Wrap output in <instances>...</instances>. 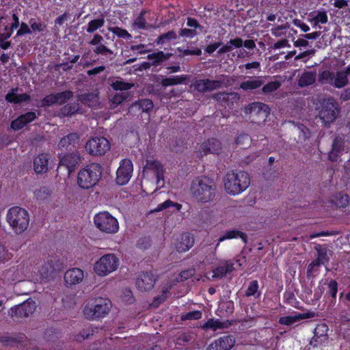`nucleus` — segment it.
Instances as JSON below:
<instances>
[{
	"label": "nucleus",
	"mask_w": 350,
	"mask_h": 350,
	"mask_svg": "<svg viewBox=\"0 0 350 350\" xmlns=\"http://www.w3.org/2000/svg\"><path fill=\"white\" fill-rule=\"evenodd\" d=\"M216 189V185L212 179L200 176L192 180L190 191L196 202L204 204L213 200Z\"/></svg>",
	"instance_id": "obj_1"
},
{
	"label": "nucleus",
	"mask_w": 350,
	"mask_h": 350,
	"mask_svg": "<svg viewBox=\"0 0 350 350\" xmlns=\"http://www.w3.org/2000/svg\"><path fill=\"white\" fill-rule=\"evenodd\" d=\"M250 185L248 173L244 171H230L224 178L226 191L232 195H237L245 191Z\"/></svg>",
	"instance_id": "obj_2"
},
{
	"label": "nucleus",
	"mask_w": 350,
	"mask_h": 350,
	"mask_svg": "<svg viewBox=\"0 0 350 350\" xmlns=\"http://www.w3.org/2000/svg\"><path fill=\"white\" fill-rule=\"evenodd\" d=\"M350 79V64L343 70L336 73L326 70L319 74V81L322 84H327L336 88H342L349 84Z\"/></svg>",
	"instance_id": "obj_3"
},
{
	"label": "nucleus",
	"mask_w": 350,
	"mask_h": 350,
	"mask_svg": "<svg viewBox=\"0 0 350 350\" xmlns=\"http://www.w3.org/2000/svg\"><path fill=\"white\" fill-rule=\"evenodd\" d=\"M6 219L12 229L16 234L23 233L29 226V213L25 209L19 206L10 208Z\"/></svg>",
	"instance_id": "obj_4"
},
{
	"label": "nucleus",
	"mask_w": 350,
	"mask_h": 350,
	"mask_svg": "<svg viewBox=\"0 0 350 350\" xmlns=\"http://www.w3.org/2000/svg\"><path fill=\"white\" fill-rule=\"evenodd\" d=\"M102 174L100 165L92 163L79 171L77 183L82 189H90L99 180Z\"/></svg>",
	"instance_id": "obj_5"
},
{
	"label": "nucleus",
	"mask_w": 350,
	"mask_h": 350,
	"mask_svg": "<svg viewBox=\"0 0 350 350\" xmlns=\"http://www.w3.org/2000/svg\"><path fill=\"white\" fill-rule=\"evenodd\" d=\"M244 113L251 122L260 125L269 115L270 109L264 103L254 102L245 107Z\"/></svg>",
	"instance_id": "obj_6"
},
{
	"label": "nucleus",
	"mask_w": 350,
	"mask_h": 350,
	"mask_svg": "<svg viewBox=\"0 0 350 350\" xmlns=\"http://www.w3.org/2000/svg\"><path fill=\"white\" fill-rule=\"evenodd\" d=\"M96 227L107 234H115L119 230V224L116 218L107 211L100 212L94 217Z\"/></svg>",
	"instance_id": "obj_7"
},
{
	"label": "nucleus",
	"mask_w": 350,
	"mask_h": 350,
	"mask_svg": "<svg viewBox=\"0 0 350 350\" xmlns=\"http://www.w3.org/2000/svg\"><path fill=\"white\" fill-rule=\"evenodd\" d=\"M338 113L339 109L337 102L334 98L329 97L322 103L319 117L324 125L329 126L335 121Z\"/></svg>",
	"instance_id": "obj_8"
},
{
	"label": "nucleus",
	"mask_w": 350,
	"mask_h": 350,
	"mask_svg": "<svg viewBox=\"0 0 350 350\" xmlns=\"http://www.w3.org/2000/svg\"><path fill=\"white\" fill-rule=\"evenodd\" d=\"M110 306L111 303L109 299L99 297L96 299L94 306H86L83 310V313L88 319L103 317L109 312Z\"/></svg>",
	"instance_id": "obj_9"
},
{
	"label": "nucleus",
	"mask_w": 350,
	"mask_h": 350,
	"mask_svg": "<svg viewBox=\"0 0 350 350\" xmlns=\"http://www.w3.org/2000/svg\"><path fill=\"white\" fill-rule=\"evenodd\" d=\"M118 262V258L114 254H105L95 263L94 271L100 276L107 275L117 269Z\"/></svg>",
	"instance_id": "obj_10"
},
{
	"label": "nucleus",
	"mask_w": 350,
	"mask_h": 350,
	"mask_svg": "<svg viewBox=\"0 0 350 350\" xmlns=\"http://www.w3.org/2000/svg\"><path fill=\"white\" fill-rule=\"evenodd\" d=\"M36 308V304L32 299H27L23 304L16 305L9 311V315L14 320L28 317L31 315Z\"/></svg>",
	"instance_id": "obj_11"
},
{
	"label": "nucleus",
	"mask_w": 350,
	"mask_h": 350,
	"mask_svg": "<svg viewBox=\"0 0 350 350\" xmlns=\"http://www.w3.org/2000/svg\"><path fill=\"white\" fill-rule=\"evenodd\" d=\"M110 149L109 141L103 137H94L90 139L85 145L86 151L92 155L104 154Z\"/></svg>",
	"instance_id": "obj_12"
},
{
	"label": "nucleus",
	"mask_w": 350,
	"mask_h": 350,
	"mask_svg": "<svg viewBox=\"0 0 350 350\" xmlns=\"http://www.w3.org/2000/svg\"><path fill=\"white\" fill-rule=\"evenodd\" d=\"M133 163L129 159H123L116 172V183L120 185L126 184L132 176Z\"/></svg>",
	"instance_id": "obj_13"
},
{
	"label": "nucleus",
	"mask_w": 350,
	"mask_h": 350,
	"mask_svg": "<svg viewBox=\"0 0 350 350\" xmlns=\"http://www.w3.org/2000/svg\"><path fill=\"white\" fill-rule=\"evenodd\" d=\"M157 278L150 272H143L136 279L137 288L142 292L149 291L154 286Z\"/></svg>",
	"instance_id": "obj_14"
},
{
	"label": "nucleus",
	"mask_w": 350,
	"mask_h": 350,
	"mask_svg": "<svg viewBox=\"0 0 350 350\" xmlns=\"http://www.w3.org/2000/svg\"><path fill=\"white\" fill-rule=\"evenodd\" d=\"M328 327L324 323L319 324L314 330V336L310 344L313 347H318L328 340Z\"/></svg>",
	"instance_id": "obj_15"
},
{
	"label": "nucleus",
	"mask_w": 350,
	"mask_h": 350,
	"mask_svg": "<svg viewBox=\"0 0 350 350\" xmlns=\"http://www.w3.org/2000/svg\"><path fill=\"white\" fill-rule=\"evenodd\" d=\"M206 82L207 91L212 92L215 90L221 88L222 87L227 88L228 86L232 85L234 83V79L229 76L221 75L215 80L206 79Z\"/></svg>",
	"instance_id": "obj_16"
},
{
	"label": "nucleus",
	"mask_w": 350,
	"mask_h": 350,
	"mask_svg": "<svg viewBox=\"0 0 350 350\" xmlns=\"http://www.w3.org/2000/svg\"><path fill=\"white\" fill-rule=\"evenodd\" d=\"M84 278L83 271L79 268L68 269L64 273V280L67 286L79 284Z\"/></svg>",
	"instance_id": "obj_17"
},
{
	"label": "nucleus",
	"mask_w": 350,
	"mask_h": 350,
	"mask_svg": "<svg viewBox=\"0 0 350 350\" xmlns=\"http://www.w3.org/2000/svg\"><path fill=\"white\" fill-rule=\"evenodd\" d=\"M234 344V340L231 336H224L212 342L207 350H230Z\"/></svg>",
	"instance_id": "obj_18"
},
{
	"label": "nucleus",
	"mask_w": 350,
	"mask_h": 350,
	"mask_svg": "<svg viewBox=\"0 0 350 350\" xmlns=\"http://www.w3.org/2000/svg\"><path fill=\"white\" fill-rule=\"evenodd\" d=\"M79 144V135L77 133H72L61 138L58 148L61 150H71Z\"/></svg>",
	"instance_id": "obj_19"
},
{
	"label": "nucleus",
	"mask_w": 350,
	"mask_h": 350,
	"mask_svg": "<svg viewBox=\"0 0 350 350\" xmlns=\"http://www.w3.org/2000/svg\"><path fill=\"white\" fill-rule=\"evenodd\" d=\"M81 157L78 152L65 154L59 158V166H65L70 172L79 164Z\"/></svg>",
	"instance_id": "obj_20"
},
{
	"label": "nucleus",
	"mask_w": 350,
	"mask_h": 350,
	"mask_svg": "<svg viewBox=\"0 0 350 350\" xmlns=\"http://www.w3.org/2000/svg\"><path fill=\"white\" fill-rule=\"evenodd\" d=\"M152 101L148 98L141 99L133 103L129 107L130 113H149L153 109Z\"/></svg>",
	"instance_id": "obj_21"
},
{
	"label": "nucleus",
	"mask_w": 350,
	"mask_h": 350,
	"mask_svg": "<svg viewBox=\"0 0 350 350\" xmlns=\"http://www.w3.org/2000/svg\"><path fill=\"white\" fill-rule=\"evenodd\" d=\"M211 98L218 102L224 103L225 104L229 105L230 104H233L234 103H237L240 100L239 94L232 92H217L213 94L211 96Z\"/></svg>",
	"instance_id": "obj_22"
},
{
	"label": "nucleus",
	"mask_w": 350,
	"mask_h": 350,
	"mask_svg": "<svg viewBox=\"0 0 350 350\" xmlns=\"http://www.w3.org/2000/svg\"><path fill=\"white\" fill-rule=\"evenodd\" d=\"M194 244V238L189 233L182 234L176 240V249L178 252L188 251Z\"/></svg>",
	"instance_id": "obj_23"
},
{
	"label": "nucleus",
	"mask_w": 350,
	"mask_h": 350,
	"mask_svg": "<svg viewBox=\"0 0 350 350\" xmlns=\"http://www.w3.org/2000/svg\"><path fill=\"white\" fill-rule=\"evenodd\" d=\"M221 148V143L215 138H211L203 142L200 148V151L204 154H218Z\"/></svg>",
	"instance_id": "obj_24"
},
{
	"label": "nucleus",
	"mask_w": 350,
	"mask_h": 350,
	"mask_svg": "<svg viewBox=\"0 0 350 350\" xmlns=\"http://www.w3.org/2000/svg\"><path fill=\"white\" fill-rule=\"evenodd\" d=\"M58 266L53 260H47L46 261L40 262L38 266V272L40 278H49L57 269Z\"/></svg>",
	"instance_id": "obj_25"
},
{
	"label": "nucleus",
	"mask_w": 350,
	"mask_h": 350,
	"mask_svg": "<svg viewBox=\"0 0 350 350\" xmlns=\"http://www.w3.org/2000/svg\"><path fill=\"white\" fill-rule=\"evenodd\" d=\"M49 156L47 154H40L33 160L34 170L38 174L47 172Z\"/></svg>",
	"instance_id": "obj_26"
},
{
	"label": "nucleus",
	"mask_w": 350,
	"mask_h": 350,
	"mask_svg": "<svg viewBox=\"0 0 350 350\" xmlns=\"http://www.w3.org/2000/svg\"><path fill=\"white\" fill-rule=\"evenodd\" d=\"M315 316L316 314L313 312L299 313L295 316L282 317L280 319L279 323L282 325H291L301 319H310L314 317Z\"/></svg>",
	"instance_id": "obj_27"
},
{
	"label": "nucleus",
	"mask_w": 350,
	"mask_h": 350,
	"mask_svg": "<svg viewBox=\"0 0 350 350\" xmlns=\"http://www.w3.org/2000/svg\"><path fill=\"white\" fill-rule=\"evenodd\" d=\"M36 118V115L34 112H27L23 115L20 116L17 119L12 121L11 123V127L14 130L21 129L27 124L35 120Z\"/></svg>",
	"instance_id": "obj_28"
},
{
	"label": "nucleus",
	"mask_w": 350,
	"mask_h": 350,
	"mask_svg": "<svg viewBox=\"0 0 350 350\" xmlns=\"http://www.w3.org/2000/svg\"><path fill=\"white\" fill-rule=\"evenodd\" d=\"M234 269V263L231 260H226L213 270V279H220Z\"/></svg>",
	"instance_id": "obj_29"
},
{
	"label": "nucleus",
	"mask_w": 350,
	"mask_h": 350,
	"mask_svg": "<svg viewBox=\"0 0 350 350\" xmlns=\"http://www.w3.org/2000/svg\"><path fill=\"white\" fill-rule=\"evenodd\" d=\"M24 275V265L13 266L4 271V275L12 281L21 280Z\"/></svg>",
	"instance_id": "obj_30"
},
{
	"label": "nucleus",
	"mask_w": 350,
	"mask_h": 350,
	"mask_svg": "<svg viewBox=\"0 0 350 350\" xmlns=\"http://www.w3.org/2000/svg\"><path fill=\"white\" fill-rule=\"evenodd\" d=\"M78 100L90 107H96L99 105L98 93L93 92L91 93L83 94L78 96Z\"/></svg>",
	"instance_id": "obj_31"
},
{
	"label": "nucleus",
	"mask_w": 350,
	"mask_h": 350,
	"mask_svg": "<svg viewBox=\"0 0 350 350\" xmlns=\"http://www.w3.org/2000/svg\"><path fill=\"white\" fill-rule=\"evenodd\" d=\"M240 237L243 241L246 243H247V234L240 230H232L226 231L223 236L219 237L218 239V243L215 246V250L217 248L220 242L225 241L226 239H232Z\"/></svg>",
	"instance_id": "obj_32"
},
{
	"label": "nucleus",
	"mask_w": 350,
	"mask_h": 350,
	"mask_svg": "<svg viewBox=\"0 0 350 350\" xmlns=\"http://www.w3.org/2000/svg\"><path fill=\"white\" fill-rule=\"evenodd\" d=\"M342 147L343 139L340 137H335L332 142V150L329 153V159L332 161H336Z\"/></svg>",
	"instance_id": "obj_33"
},
{
	"label": "nucleus",
	"mask_w": 350,
	"mask_h": 350,
	"mask_svg": "<svg viewBox=\"0 0 350 350\" xmlns=\"http://www.w3.org/2000/svg\"><path fill=\"white\" fill-rule=\"evenodd\" d=\"M262 84L263 81L260 77H250L249 80L241 82L239 87L245 91H249L256 90Z\"/></svg>",
	"instance_id": "obj_34"
},
{
	"label": "nucleus",
	"mask_w": 350,
	"mask_h": 350,
	"mask_svg": "<svg viewBox=\"0 0 350 350\" xmlns=\"http://www.w3.org/2000/svg\"><path fill=\"white\" fill-rule=\"evenodd\" d=\"M146 168L152 170L157 177V184L159 183L161 180L163 179V167L159 161H147Z\"/></svg>",
	"instance_id": "obj_35"
},
{
	"label": "nucleus",
	"mask_w": 350,
	"mask_h": 350,
	"mask_svg": "<svg viewBox=\"0 0 350 350\" xmlns=\"http://www.w3.org/2000/svg\"><path fill=\"white\" fill-rule=\"evenodd\" d=\"M317 78L316 72H304L298 79V85L300 87H306L313 84Z\"/></svg>",
	"instance_id": "obj_36"
},
{
	"label": "nucleus",
	"mask_w": 350,
	"mask_h": 350,
	"mask_svg": "<svg viewBox=\"0 0 350 350\" xmlns=\"http://www.w3.org/2000/svg\"><path fill=\"white\" fill-rule=\"evenodd\" d=\"M242 46H243V40L241 38H237L235 39L229 40L226 43V44H225L222 47H221L218 51V53H219V54L226 53L232 51L234 48H240Z\"/></svg>",
	"instance_id": "obj_37"
},
{
	"label": "nucleus",
	"mask_w": 350,
	"mask_h": 350,
	"mask_svg": "<svg viewBox=\"0 0 350 350\" xmlns=\"http://www.w3.org/2000/svg\"><path fill=\"white\" fill-rule=\"evenodd\" d=\"M315 250L317 252V259L322 264L327 263L329 257L328 256L327 248L325 245H317L314 247Z\"/></svg>",
	"instance_id": "obj_38"
},
{
	"label": "nucleus",
	"mask_w": 350,
	"mask_h": 350,
	"mask_svg": "<svg viewBox=\"0 0 350 350\" xmlns=\"http://www.w3.org/2000/svg\"><path fill=\"white\" fill-rule=\"evenodd\" d=\"M173 285H175V283H169L167 286L164 287L162 290V293L160 295H158L157 297L154 298L152 305L154 307H158L159 304L164 302L166 299L167 298L170 290L173 286Z\"/></svg>",
	"instance_id": "obj_39"
},
{
	"label": "nucleus",
	"mask_w": 350,
	"mask_h": 350,
	"mask_svg": "<svg viewBox=\"0 0 350 350\" xmlns=\"http://www.w3.org/2000/svg\"><path fill=\"white\" fill-rule=\"evenodd\" d=\"M187 79L186 76H173L162 79L161 84L164 86L180 84Z\"/></svg>",
	"instance_id": "obj_40"
},
{
	"label": "nucleus",
	"mask_w": 350,
	"mask_h": 350,
	"mask_svg": "<svg viewBox=\"0 0 350 350\" xmlns=\"http://www.w3.org/2000/svg\"><path fill=\"white\" fill-rule=\"evenodd\" d=\"M129 96L130 95L129 92H120L114 94L110 98L111 105H113V107H117L124 101L127 100Z\"/></svg>",
	"instance_id": "obj_41"
},
{
	"label": "nucleus",
	"mask_w": 350,
	"mask_h": 350,
	"mask_svg": "<svg viewBox=\"0 0 350 350\" xmlns=\"http://www.w3.org/2000/svg\"><path fill=\"white\" fill-rule=\"evenodd\" d=\"M110 85L116 91H123L130 90L134 86V84L133 83H128L120 79H117L113 81Z\"/></svg>",
	"instance_id": "obj_42"
},
{
	"label": "nucleus",
	"mask_w": 350,
	"mask_h": 350,
	"mask_svg": "<svg viewBox=\"0 0 350 350\" xmlns=\"http://www.w3.org/2000/svg\"><path fill=\"white\" fill-rule=\"evenodd\" d=\"M171 56V54H165L163 51L154 53L148 55V59L152 60V65H157L167 59Z\"/></svg>",
	"instance_id": "obj_43"
},
{
	"label": "nucleus",
	"mask_w": 350,
	"mask_h": 350,
	"mask_svg": "<svg viewBox=\"0 0 350 350\" xmlns=\"http://www.w3.org/2000/svg\"><path fill=\"white\" fill-rule=\"evenodd\" d=\"M333 201L337 207L345 208L349 204V196L347 194L339 193L335 196Z\"/></svg>",
	"instance_id": "obj_44"
},
{
	"label": "nucleus",
	"mask_w": 350,
	"mask_h": 350,
	"mask_svg": "<svg viewBox=\"0 0 350 350\" xmlns=\"http://www.w3.org/2000/svg\"><path fill=\"white\" fill-rule=\"evenodd\" d=\"M10 21L7 17H1L0 18V38L5 36V34L12 33V29L9 28Z\"/></svg>",
	"instance_id": "obj_45"
},
{
	"label": "nucleus",
	"mask_w": 350,
	"mask_h": 350,
	"mask_svg": "<svg viewBox=\"0 0 350 350\" xmlns=\"http://www.w3.org/2000/svg\"><path fill=\"white\" fill-rule=\"evenodd\" d=\"M95 332H98V328L88 327L83 329L80 333L75 336L77 341H81L82 340L88 339L90 336H93Z\"/></svg>",
	"instance_id": "obj_46"
},
{
	"label": "nucleus",
	"mask_w": 350,
	"mask_h": 350,
	"mask_svg": "<svg viewBox=\"0 0 350 350\" xmlns=\"http://www.w3.org/2000/svg\"><path fill=\"white\" fill-rule=\"evenodd\" d=\"M203 329H211L216 330L217 329H221L224 327V323L219 320H215L209 319L202 327Z\"/></svg>",
	"instance_id": "obj_47"
},
{
	"label": "nucleus",
	"mask_w": 350,
	"mask_h": 350,
	"mask_svg": "<svg viewBox=\"0 0 350 350\" xmlns=\"http://www.w3.org/2000/svg\"><path fill=\"white\" fill-rule=\"evenodd\" d=\"M105 24L103 18L94 19L89 22L88 25L87 31L88 33H93L98 29L102 27Z\"/></svg>",
	"instance_id": "obj_48"
},
{
	"label": "nucleus",
	"mask_w": 350,
	"mask_h": 350,
	"mask_svg": "<svg viewBox=\"0 0 350 350\" xmlns=\"http://www.w3.org/2000/svg\"><path fill=\"white\" fill-rule=\"evenodd\" d=\"M72 96L73 92L70 90L55 94L57 104L62 105L66 103L68 100L70 99Z\"/></svg>",
	"instance_id": "obj_49"
},
{
	"label": "nucleus",
	"mask_w": 350,
	"mask_h": 350,
	"mask_svg": "<svg viewBox=\"0 0 350 350\" xmlns=\"http://www.w3.org/2000/svg\"><path fill=\"white\" fill-rule=\"evenodd\" d=\"M252 139L247 134H240L236 139V144L241 146L243 148H245L251 144Z\"/></svg>",
	"instance_id": "obj_50"
},
{
	"label": "nucleus",
	"mask_w": 350,
	"mask_h": 350,
	"mask_svg": "<svg viewBox=\"0 0 350 350\" xmlns=\"http://www.w3.org/2000/svg\"><path fill=\"white\" fill-rule=\"evenodd\" d=\"M195 272L196 271L194 269H189L187 270L183 271L179 273L178 276L175 279V282L173 283H175L176 284L177 282H183L192 277L195 274Z\"/></svg>",
	"instance_id": "obj_51"
},
{
	"label": "nucleus",
	"mask_w": 350,
	"mask_h": 350,
	"mask_svg": "<svg viewBox=\"0 0 350 350\" xmlns=\"http://www.w3.org/2000/svg\"><path fill=\"white\" fill-rule=\"evenodd\" d=\"M170 206H175L177 211H180L182 207V205L176 202H173L170 200H167L163 203L159 204L154 211L159 212Z\"/></svg>",
	"instance_id": "obj_52"
},
{
	"label": "nucleus",
	"mask_w": 350,
	"mask_h": 350,
	"mask_svg": "<svg viewBox=\"0 0 350 350\" xmlns=\"http://www.w3.org/2000/svg\"><path fill=\"white\" fill-rule=\"evenodd\" d=\"M79 109L78 104H68L62 109V113L64 116H71L77 112Z\"/></svg>",
	"instance_id": "obj_53"
},
{
	"label": "nucleus",
	"mask_w": 350,
	"mask_h": 350,
	"mask_svg": "<svg viewBox=\"0 0 350 350\" xmlns=\"http://www.w3.org/2000/svg\"><path fill=\"white\" fill-rule=\"evenodd\" d=\"M176 38V33L174 31H170L161 35L157 40V44H163L170 40Z\"/></svg>",
	"instance_id": "obj_54"
},
{
	"label": "nucleus",
	"mask_w": 350,
	"mask_h": 350,
	"mask_svg": "<svg viewBox=\"0 0 350 350\" xmlns=\"http://www.w3.org/2000/svg\"><path fill=\"white\" fill-rule=\"evenodd\" d=\"M109 31L120 38L128 39L131 38V35L126 30L121 29L118 27H109Z\"/></svg>",
	"instance_id": "obj_55"
},
{
	"label": "nucleus",
	"mask_w": 350,
	"mask_h": 350,
	"mask_svg": "<svg viewBox=\"0 0 350 350\" xmlns=\"http://www.w3.org/2000/svg\"><path fill=\"white\" fill-rule=\"evenodd\" d=\"M193 87L196 90L200 93L208 92L206 79L196 80L193 83Z\"/></svg>",
	"instance_id": "obj_56"
},
{
	"label": "nucleus",
	"mask_w": 350,
	"mask_h": 350,
	"mask_svg": "<svg viewBox=\"0 0 350 350\" xmlns=\"http://www.w3.org/2000/svg\"><path fill=\"white\" fill-rule=\"evenodd\" d=\"M290 25L288 23L284 25H278L271 29V33L275 37H281L285 34L284 30L288 29Z\"/></svg>",
	"instance_id": "obj_57"
},
{
	"label": "nucleus",
	"mask_w": 350,
	"mask_h": 350,
	"mask_svg": "<svg viewBox=\"0 0 350 350\" xmlns=\"http://www.w3.org/2000/svg\"><path fill=\"white\" fill-rule=\"evenodd\" d=\"M280 85L281 84L279 81H271L265 85L262 88V91L265 94L271 93L278 90Z\"/></svg>",
	"instance_id": "obj_58"
},
{
	"label": "nucleus",
	"mask_w": 350,
	"mask_h": 350,
	"mask_svg": "<svg viewBox=\"0 0 350 350\" xmlns=\"http://www.w3.org/2000/svg\"><path fill=\"white\" fill-rule=\"evenodd\" d=\"M202 317V312L200 310H195L192 312H187L181 316V320H198L201 319Z\"/></svg>",
	"instance_id": "obj_59"
},
{
	"label": "nucleus",
	"mask_w": 350,
	"mask_h": 350,
	"mask_svg": "<svg viewBox=\"0 0 350 350\" xmlns=\"http://www.w3.org/2000/svg\"><path fill=\"white\" fill-rule=\"evenodd\" d=\"M94 52L97 55L100 54L105 56L113 54V52L111 49L107 48L105 45L102 44H100L99 45L96 46L94 49Z\"/></svg>",
	"instance_id": "obj_60"
},
{
	"label": "nucleus",
	"mask_w": 350,
	"mask_h": 350,
	"mask_svg": "<svg viewBox=\"0 0 350 350\" xmlns=\"http://www.w3.org/2000/svg\"><path fill=\"white\" fill-rule=\"evenodd\" d=\"M23 338V336H20L19 338L14 336H5L3 338L1 341L5 345H16L19 342L22 341Z\"/></svg>",
	"instance_id": "obj_61"
},
{
	"label": "nucleus",
	"mask_w": 350,
	"mask_h": 350,
	"mask_svg": "<svg viewBox=\"0 0 350 350\" xmlns=\"http://www.w3.org/2000/svg\"><path fill=\"white\" fill-rule=\"evenodd\" d=\"M18 92V88H12L5 96V100L11 103H17L18 100V94L16 92Z\"/></svg>",
	"instance_id": "obj_62"
},
{
	"label": "nucleus",
	"mask_w": 350,
	"mask_h": 350,
	"mask_svg": "<svg viewBox=\"0 0 350 350\" xmlns=\"http://www.w3.org/2000/svg\"><path fill=\"white\" fill-rule=\"evenodd\" d=\"M258 289V284L256 280L252 281L245 292L247 297L254 295Z\"/></svg>",
	"instance_id": "obj_63"
},
{
	"label": "nucleus",
	"mask_w": 350,
	"mask_h": 350,
	"mask_svg": "<svg viewBox=\"0 0 350 350\" xmlns=\"http://www.w3.org/2000/svg\"><path fill=\"white\" fill-rule=\"evenodd\" d=\"M315 25L319 23L325 24L327 22V16L325 12H319L317 15L313 18Z\"/></svg>",
	"instance_id": "obj_64"
}]
</instances>
